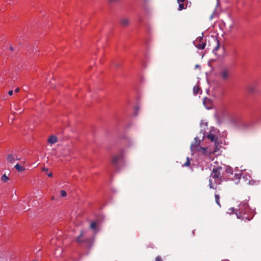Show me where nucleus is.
I'll return each instance as SVG.
<instances>
[{"label": "nucleus", "instance_id": "obj_1", "mask_svg": "<svg viewBox=\"0 0 261 261\" xmlns=\"http://www.w3.org/2000/svg\"><path fill=\"white\" fill-rule=\"evenodd\" d=\"M232 174L231 169L224 170L221 167L214 168L210 175L209 179V187L211 189H217V185L220 184L223 179H228L229 177L225 176L226 173Z\"/></svg>", "mask_w": 261, "mask_h": 261}, {"label": "nucleus", "instance_id": "obj_2", "mask_svg": "<svg viewBox=\"0 0 261 261\" xmlns=\"http://www.w3.org/2000/svg\"><path fill=\"white\" fill-rule=\"evenodd\" d=\"M255 213L254 210L251 208L246 201L241 202L239 205V208L235 212L238 218L247 221L251 220Z\"/></svg>", "mask_w": 261, "mask_h": 261}, {"label": "nucleus", "instance_id": "obj_3", "mask_svg": "<svg viewBox=\"0 0 261 261\" xmlns=\"http://www.w3.org/2000/svg\"><path fill=\"white\" fill-rule=\"evenodd\" d=\"M191 149L192 152L193 153L199 152L206 156H209L214 153L217 151L216 147L212 148L210 147H202L200 146L199 143L192 144Z\"/></svg>", "mask_w": 261, "mask_h": 261}, {"label": "nucleus", "instance_id": "obj_4", "mask_svg": "<svg viewBox=\"0 0 261 261\" xmlns=\"http://www.w3.org/2000/svg\"><path fill=\"white\" fill-rule=\"evenodd\" d=\"M195 46L199 49H203L206 46V42L203 40L202 37H199L197 38L195 41L194 42Z\"/></svg>", "mask_w": 261, "mask_h": 261}, {"label": "nucleus", "instance_id": "obj_5", "mask_svg": "<svg viewBox=\"0 0 261 261\" xmlns=\"http://www.w3.org/2000/svg\"><path fill=\"white\" fill-rule=\"evenodd\" d=\"M25 161L20 162V163H17L15 166V169L19 172L24 171L25 170V167L24 166Z\"/></svg>", "mask_w": 261, "mask_h": 261}, {"label": "nucleus", "instance_id": "obj_6", "mask_svg": "<svg viewBox=\"0 0 261 261\" xmlns=\"http://www.w3.org/2000/svg\"><path fill=\"white\" fill-rule=\"evenodd\" d=\"M251 178V177L250 174L246 173H243L242 174V177L240 178V180L241 182H243L245 185H247V181H249Z\"/></svg>", "mask_w": 261, "mask_h": 261}, {"label": "nucleus", "instance_id": "obj_7", "mask_svg": "<svg viewBox=\"0 0 261 261\" xmlns=\"http://www.w3.org/2000/svg\"><path fill=\"white\" fill-rule=\"evenodd\" d=\"M58 141V138L57 136L55 135H51L50 136L48 139H47V142L48 144H49L50 145H52L54 144H55L57 143Z\"/></svg>", "mask_w": 261, "mask_h": 261}, {"label": "nucleus", "instance_id": "obj_8", "mask_svg": "<svg viewBox=\"0 0 261 261\" xmlns=\"http://www.w3.org/2000/svg\"><path fill=\"white\" fill-rule=\"evenodd\" d=\"M220 75L223 80H227L229 75V72L228 69H224L220 72Z\"/></svg>", "mask_w": 261, "mask_h": 261}, {"label": "nucleus", "instance_id": "obj_9", "mask_svg": "<svg viewBox=\"0 0 261 261\" xmlns=\"http://www.w3.org/2000/svg\"><path fill=\"white\" fill-rule=\"evenodd\" d=\"M19 160V159L17 157V156L15 154H9L7 156V160L10 163H13L16 160Z\"/></svg>", "mask_w": 261, "mask_h": 261}, {"label": "nucleus", "instance_id": "obj_10", "mask_svg": "<svg viewBox=\"0 0 261 261\" xmlns=\"http://www.w3.org/2000/svg\"><path fill=\"white\" fill-rule=\"evenodd\" d=\"M185 0H177V3L179 5L178 10L181 11L187 8V4H185Z\"/></svg>", "mask_w": 261, "mask_h": 261}, {"label": "nucleus", "instance_id": "obj_11", "mask_svg": "<svg viewBox=\"0 0 261 261\" xmlns=\"http://www.w3.org/2000/svg\"><path fill=\"white\" fill-rule=\"evenodd\" d=\"M121 158V155H116V156H114L113 158H112V162L113 164H116L118 162V161L120 160Z\"/></svg>", "mask_w": 261, "mask_h": 261}, {"label": "nucleus", "instance_id": "obj_12", "mask_svg": "<svg viewBox=\"0 0 261 261\" xmlns=\"http://www.w3.org/2000/svg\"><path fill=\"white\" fill-rule=\"evenodd\" d=\"M258 182H259V181L252 179V178H251L249 180V181H247V184H248L247 185H248L253 186V185H256L258 184Z\"/></svg>", "mask_w": 261, "mask_h": 261}, {"label": "nucleus", "instance_id": "obj_13", "mask_svg": "<svg viewBox=\"0 0 261 261\" xmlns=\"http://www.w3.org/2000/svg\"><path fill=\"white\" fill-rule=\"evenodd\" d=\"M215 198L216 202L219 206H220L221 204L220 203V196H219V194H218L217 193V192L215 194Z\"/></svg>", "mask_w": 261, "mask_h": 261}, {"label": "nucleus", "instance_id": "obj_14", "mask_svg": "<svg viewBox=\"0 0 261 261\" xmlns=\"http://www.w3.org/2000/svg\"><path fill=\"white\" fill-rule=\"evenodd\" d=\"M207 138L210 139L211 141H216L215 136L214 134H210L207 136Z\"/></svg>", "mask_w": 261, "mask_h": 261}, {"label": "nucleus", "instance_id": "obj_15", "mask_svg": "<svg viewBox=\"0 0 261 261\" xmlns=\"http://www.w3.org/2000/svg\"><path fill=\"white\" fill-rule=\"evenodd\" d=\"M200 91V88L198 86H195L193 88V93L194 94H197Z\"/></svg>", "mask_w": 261, "mask_h": 261}, {"label": "nucleus", "instance_id": "obj_16", "mask_svg": "<svg viewBox=\"0 0 261 261\" xmlns=\"http://www.w3.org/2000/svg\"><path fill=\"white\" fill-rule=\"evenodd\" d=\"M97 226V223L96 222H92L90 224V228L92 229H95Z\"/></svg>", "mask_w": 261, "mask_h": 261}, {"label": "nucleus", "instance_id": "obj_17", "mask_svg": "<svg viewBox=\"0 0 261 261\" xmlns=\"http://www.w3.org/2000/svg\"><path fill=\"white\" fill-rule=\"evenodd\" d=\"M1 179L4 182H7L9 180V178L6 174H4L1 177Z\"/></svg>", "mask_w": 261, "mask_h": 261}, {"label": "nucleus", "instance_id": "obj_18", "mask_svg": "<svg viewBox=\"0 0 261 261\" xmlns=\"http://www.w3.org/2000/svg\"><path fill=\"white\" fill-rule=\"evenodd\" d=\"M190 164V161L189 158H187L186 162L184 164V166H189Z\"/></svg>", "mask_w": 261, "mask_h": 261}, {"label": "nucleus", "instance_id": "obj_19", "mask_svg": "<svg viewBox=\"0 0 261 261\" xmlns=\"http://www.w3.org/2000/svg\"><path fill=\"white\" fill-rule=\"evenodd\" d=\"M155 261H163L162 257L158 255L155 257Z\"/></svg>", "mask_w": 261, "mask_h": 261}, {"label": "nucleus", "instance_id": "obj_20", "mask_svg": "<svg viewBox=\"0 0 261 261\" xmlns=\"http://www.w3.org/2000/svg\"><path fill=\"white\" fill-rule=\"evenodd\" d=\"M61 195L62 197H65L67 195L66 192L64 190H62L61 191Z\"/></svg>", "mask_w": 261, "mask_h": 261}, {"label": "nucleus", "instance_id": "obj_21", "mask_svg": "<svg viewBox=\"0 0 261 261\" xmlns=\"http://www.w3.org/2000/svg\"><path fill=\"white\" fill-rule=\"evenodd\" d=\"M128 22V20H127V19L123 20L122 21V23H123V24H124V25H126V24H127Z\"/></svg>", "mask_w": 261, "mask_h": 261}, {"label": "nucleus", "instance_id": "obj_22", "mask_svg": "<svg viewBox=\"0 0 261 261\" xmlns=\"http://www.w3.org/2000/svg\"><path fill=\"white\" fill-rule=\"evenodd\" d=\"M13 94V90H10L9 92H8V94L10 95V96H11Z\"/></svg>", "mask_w": 261, "mask_h": 261}, {"label": "nucleus", "instance_id": "obj_23", "mask_svg": "<svg viewBox=\"0 0 261 261\" xmlns=\"http://www.w3.org/2000/svg\"><path fill=\"white\" fill-rule=\"evenodd\" d=\"M20 89L19 88H17L15 90V93H18L20 91Z\"/></svg>", "mask_w": 261, "mask_h": 261}, {"label": "nucleus", "instance_id": "obj_24", "mask_svg": "<svg viewBox=\"0 0 261 261\" xmlns=\"http://www.w3.org/2000/svg\"><path fill=\"white\" fill-rule=\"evenodd\" d=\"M76 241H77V242H81V241H80V237L77 238V239H76Z\"/></svg>", "mask_w": 261, "mask_h": 261}, {"label": "nucleus", "instance_id": "obj_25", "mask_svg": "<svg viewBox=\"0 0 261 261\" xmlns=\"http://www.w3.org/2000/svg\"><path fill=\"white\" fill-rule=\"evenodd\" d=\"M48 176L49 177H51V176H53V173H49V174H48Z\"/></svg>", "mask_w": 261, "mask_h": 261}, {"label": "nucleus", "instance_id": "obj_26", "mask_svg": "<svg viewBox=\"0 0 261 261\" xmlns=\"http://www.w3.org/2000/svg\"><path fill=\"white\" fill-rule=\"evenodd\" d=\"M222 261H229V260L228 259H225L222 260Z\"/></svg>", "mask_w": 261, "mask_h": 261}, {"label": "nucleus", "instance_id": "obj_27", "mask_svg": "<svg viewBox=\"0 0 261 261\" xmlns=\"http://www.w3.org/2000/svg\"><path fill=\"white\" fill-rule=\"evenodd\" d=\"M193 234H195V231L194 230L193 231Z\"/></svg>", "mask_w": 261, "mask_h": 261}]
</instances>
